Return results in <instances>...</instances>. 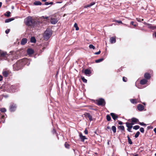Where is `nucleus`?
Here are the masks:
<instances>
[{
    "instance_id": "obj_43",
    "label": "nucleus",
    "mask_w": 156,
    "mask_h": 156,
    "mask_svg": "<svg viewBox=\"0 0 156 156\" xmlns=\"http://www.w3.org/2000/svg\"><path fill=\"white\" fill-rule=\"evenodd\" d=\"M139 124L140 125H141V126H146V124L144 123V122H140L139 123Z\"/></svg>"
},
{
    "instance_id": "obj_23",
    "label": "nucleus",
    "mask_w": 156,
    "mask_h": 156,
    "mask_svg": "<svg viewBox=\"0 0 156 156\" xmlns=\"http://www.w3.org/2000/svg\"><path fill=\"white\" fill-rule=\"evenodd\" d=\"M14 20V19L13 18H10L8 19H6L5 20V23H9L11 21H12Z\"/></svg>"
},
{
    "instance_id": "obj_46",
    "label": "nucleus",
    "mask_w": 156,
    "mask_h": 156,
    "mask_svg": "<svg viewBox=\"0 0 156 156\" xmlns=\"http://www.w3.org/2000/svg\"><path fill=\"white\" fill-rule=\"evenodd\" d=\"M115 21L117 23H122V21H121V20H115Z\"/></svg>"
},
{
    "instance_id": "obj_33",
    "label": "nucleus",
    "mask_w": 156,
    "mask_h": 156,
    "mask_svg": "<svg viewBox=\"0 0 156 156\" xmlns=\"http://www.w3.org/2000/svg\"><path fill=\"white\" fill-rule=\"evenodd\" d=\"M106 119L108 121H110L111 120V117L109 115H107L106 116Z\"/></svg>"
},
{
    "instance_id": "obj_49",
    "label": "nucleus",
    "mask_w": 156,
    "mask_h": 156,
    "mask_svg": "<svg viewBox=\"0 0 156 156\" xmlns=\"http://www.w3.org/2000/svg\"><path fill=\"white\" fill-rule=\"evenodd\" d=\"M5 117V115H2L1 114L0 115V118H1V119H4Z\"/></svg>"
},
{
    "instance_id": "obj_39",
    "label": "nucleus",
    "mask_w": 156,
    "mask_h": 156,
    "mask_svg": "<svg viewBox=\"0 0 156 156\" xmlns=\"http://www.w3.org/2000/svg\"><path fill=\"white\" fill-rule=\"evenodd\" d=\"M89 48L90 49H95V47L92 44H90L89 45Z\"/></svg>"
},
{
    "instance_id": "obj_37",
    "label": "nucleus",
    "mask_w": 156,
    "mask_h": 156,
    "mask_svg": "<svg viewBox=\"0 0 156 156\" xmlns=\"http://www.w3.org/2000/svg\"><path fill=\"white\" fill-rule=\"evenodd\" d=\"M81 78L83 82L85 83L87 82V80L86 79H85L84 77L82 76Z\"/></svg>"
},
{
    "instance_id": "obj_1",
    "label": "nucleus",
    "mask_w": 156,
    "mask_h": 156,
    "mask_svg": "<svg viewBox=\"0 0 156 156\" xmlns=\"http://www.w3.org/2000/svg\"><path fill=\"white\" fill-rule=\"evenodd\" d=\"M30 61L29 59L27 58L19 60L15 64L13 65V69L14 70H18L22 69L24 65H27L28 66L30 64V62L28 63V62Z\"/></svg>"
},
{
    "instance_id": "obj_38",
    "label": "nucleus",
    "mask_w": 156,
    "mask_h": 156,
    "mask_svg": "<svg viewBox=\"0 0 156 156\" xmlns=\"http://www.w3.org/2000/svg\"><path fill=\"white\" fill-rule=\"evenodd\" d=\"M53 4V2H46L45 3H44V5H52Z\"/></svg>"
},
{
    "instance_id": "obj_57",
    "label": "nucleus",
    "mask_w": 156,
    "mask_h": 156,
    "mask_svg": "<svg viewBox=\"0 0 156 156\" xmlns=\"http://www.w3.org/2000/svg\"><path fill=\"white\" fill-rule=\"evenodd\" d=\"M53 133H56V130L55 129H53Z\"/></svg>"
},
{
    "instance_id": "obj_21",
    "label": "nucleus",
    "mask_w": 156,
    "mask_h": 156,
    "mask_svg": "<svg viewBox=\"0 0 156 156\" xmlns=\"http://www.w3.org/2000/svg\"><path fill=\"white\" fill-rule=\"evenodd\" d=\"M41 4L42 3L39 1H36L34 3V5H41Z\"/></svg>"
},
{
    "instance_id": "obj_35",
    "label": "nucleus",
    "mask_w": 156,
    "mask_h": 156,
    "mask_svg": "<svg viewBox=\"0 0 156 156\" xmlns=\"http://www.w3.org/2000/svg\"><path fill=\"white\" fill-rule=\"evenodd\" d=\"M140 132L139 131H137L136 134H135V136H134V137H135V138H137L139 136V135H140Z\"/></svg>"
},
{
    "instance_id": "obj_27",
    "label": "nucleus",
    "mask_w": 156,
    "mask_h": 156,
    "mask_svg": "<svg viewBox=\"0 0 156 156\" xmlns=\"http://www.w3.org/2000/svg\"><path fill=\"white\" fill-rule=\"evenodd\" d=\"M127 137L128 138V143L130 144H132L133 143V142H132L131 139H130L129 137V135H128L127 136Z\"/></svg>"
},
{
    "instance_id": "obj_44",
    "label": "nucleus",
    "mask_w": 156,
    "mask_h": 156,
    "mask_svg": "<svg viewBox=\"0 0 156 156\" xmlns=\"http://www.w3.org/2000/svg\"><path fill=\"white\" fill-rule=\"evenodd\" d=\"M122 80L124 82H126L127 81V78L125 77H123L122 78Z\"/></svg>"
},
{
    "instance_id": "obj_22",
    "label": "nucleus",
    "mask_w": 156,
    "mask_h": 156,
    "mask_svg": "<svg viewBox=\"0 0 156 156\" xmlns=\"http://www.w3.org/2000/svg\"><path fill=\"white\" fill-rule=\"evenodd\" d=\"M131 121L133 122L136 123L139 121V120L135 118H133L131 119Z\"/></svg>"
},
{
    "instance_id": "obj_51",
    "label": "nucleus",
    "mask_w": 156,
    "mask_h": 156,
    "mask_svg": "<svg viewBox=\"0 0 156 156\" xmlns=\"http://www.w3.org/2000/svg\"><path fill=\"white\" fill-rule=\"evenodd\" d=\"M134 22L133 21H131L130 23V24L133 25L134 26H136V25L134 24Z\"/></svg>"
},
{
    "instance_id": "obj_5",
    "label": "nucleus",
    "mask_w": 156,
    "mask_h": 156,
    "mask_svg": "<svg viewBox=\"0 0 156 156\" xmlns=\"http://www.w3.org/2000/svg\"><path fill=\"white\" fill-rule=\"evenodd\" d=\"M52 34V33L50 31L46 30L44 34V37L45 39H48Z\"/></svg>"
},
{
    "instance_id": "obj_13",
    "label": "nucleus",
    "mask_w": 156,
    "mask_h": 156,
    "mask_svg": "<svg viewBox=\"0 0 156 156\" xmlns=\"http://www.w3.org/2000/svg\"><path fill=\"white\" fill-rule=\"evenodd\" d=\"M110 115L113 119L114 120H115L118 118V116L117 115L114 113H110Z\"/></svg>"
},
{
    "instance_id": "obj_25",
    "label": "nucleus",
    "mask_w": 156,
    "mask_h": 156,
    "mask_svg": "<svg viewBox=\"0 0 156 156\" xmlns=\"http://www.w3.org/2000/svg\"><path fill=\"white\" fill-rule=\"evenodd\" d=\"M11 12L9 11H7L6 12V13L4 14V15L5 16H7L8 17H9L10 16V14Z\"/></svg>"
},
{
    "instance_id": "obj_3",
    "label": "nucleus",
    "mask_w": 156,
    "mask_h": 156,
    "mask_svg": "<svg viewBox=\"0 0 156 156\" xmlns=\"http://www.w3.org/2000/svg\"><path fill=\"white\" fill-rule=\"evenodd\" d=\"M7 54L6 52H3L0 50V61L6 60L7 59Z\"/></svg>"
},
{
    "instance_id": "obj_18",
    "label": "nucleus",
    "mask_w": 156,
    "mask_h": 156,
    "mask_svg": "<svg viewBox=\"0 0 156 156\" xmlns=\"http://www.w3.org/2000/svg\"><path fill=\"white\" fill-rule=\"evenodd\" d=\"M126 126L128 128L127 130L129 132H131V129L133 127V126H131L128 124V123L126 122Z\"/></svg>"
},
{
    "instance_id": "obj_16",
    "label": "nucleus",
    "mask_w": 156,
    "mask_h": 156,
    "mask_svg": "<svg viewBox=\"0 0 156 156\" xmlns=\"http://www.w3.org/2000/svg\"><path fill=\"white\" fill-rule=\"evenodd\" d=\"M27 53L28 54L31 55L34 53V51L32 49L29 48L27 50Z\"/></svg>"
},
{
    "instance_id": "obj_60",
    "label": "nucleus",
    "mask_w": 156,
    "mask_h": 156,
    "mask_svg": "<svg viewBox=\"0 0 156 156\" xmlns=\"http://www.w3.org/2000/svg\"><path fill=\"white\" fill-rule=\"evenodd\" d=\"M2 5V2H0V8L1 7Z\"/></svg>"
},
{
    "instance_id": "obj_17",
    "label": "nucleus",
    "mask_w": 156,
    "mask_h": 156,
    "mask_svg": "<svg viewBox=\"0 0 156 156\" xmlns=\"http://www.w3.org/2000/svg\"><path fill=\"white\" fill-rule=\"evenodd\" d=\"M144 77L147 80L151 78V76L149 73H146L144 75Z\"/></svg>"
},
{
    "instance_id": "obj_55",
    "label": "nucleus",
    "mask_w": 156,
    "mask_h": 156,
    "mask_svg": "<svg viewBox=\"0 0 156 156\" xmlns=\"http://www.w3.org/2000/svg\"><path fill=\"white\" fill-rule=\"evenodd\" d=\"M14 87H15L14 86H13V85H12V86H11L10 87V88H11V89H13V88H14Z\"/></svg>"
},
{
    "instance_id": "obj_47",
    "label": "nucleus",
    "mask_w": 156,
    "mask_h": 156,
    "mask_svg": "<svg viewBox=\"0 0 156 156\" xmlns=\"http://www.w3.org/2000/svg\"><path fill=\"white\" fill-rule=\"evenodd\" d=\"M126 122L127 123H128V124L131 126H132L134 124V122H132L131 123H129L128 122Z\"/></svg>"
},
{
    "instance_id": "obj_26",
    "label": "nucleus",
    "mask_w": 156,
    "mask_h": 156,
    "mask_svg": "<svg viewBox=\"0 0 156 156\" xmlns=\"http://www.w3.org/2000/svg\"><path fill=\"white\" fill-rule=\"evenodd\" d=\"M131 102L133 104H136L137 103L136 100L135 99H130Z\"/></svg>"
},
{
    "instance_id": "obj_14",
    "label": "nucleus",
    "mask_w": 156,
    "mask_h": 156,
    "mask_svg": "<svg viewBox=\"0 0 156 156\" xmlns=\"http://www.w3.org/2000/svg\"><path fill=\"white\" fill-rule=\"evenodd\" d=\"M50 22L51 24H55L57 23L58 20L55 18H51Z\"/></svg>"
},
{
    "instance_id": "obj_24",
    "label": "nucleus",
    "mask_w": 156,
    "mask_h": 156,
    "mask_svg": "<svg viewBox=\"0 0 156 156\" xmlns=\"http://www.w3.org/2000/svg\"><path fill=\"white\" fill-rule=\"evenodd\" d=\"M30 42L33 43H35L36 42V40L34 37H32L30 39Z\"/></svg>"
},
{
    "instance_id": "obj_54",
    "label": "nucleus",
    "mask_w": 156,
    "mask_h": 156,
    "mask_svg": "<svg viewBox=\"0 0 156 156\" xmlns=\"http://www.w3.org/2000/svg\"><path fill=\"white\" fill-rule=\"evenodd\" d=\"M42 18H43L44 19H47L48 18V16H43L41 17Z\"/></svg>"
},
{
    "instance_id": "obj_6",
    "label": "nucleus",
    "mask_w": 156,
    "mask_h": 156,
    "mask_svg": "<svg viewBox=\"0 0 156 156\" xmlns=\"http://www.w3.org/2000/svg\"><path fill=\"white\" fill-rule=\"evenodd\" d=\"M16 108V104L14 103H12L11 104L9 110L11 112H14Z\"/></svg>"
},
{
    "instance_id": "obj_28",
    "label": "nucleus",
    "mask_w": 156,
    "mask_h": 156,
    "mask_svg": "<svg viewBox=\"0 0 156 156\" xmlns=\"http://www.w3.org/2000/svg\"><path fill=\"white\" fill-rule=\"evenodd\" d=\"M112 130L113 133H115L116 132V127L115 126H112Z\"/></svg>"
},
{
    "instance_id": "obj_58",
    "label": "nucleus",
    "mask_w": 156,
    "mask_h": 156,
    "mask_svg": "<svg viewBox=\"0 0 156 156\" xmlns=\"http://www.w3.org/2000/svg\"><path fill=\"white\" fill-rule=\"evenodd\" d=\"M154 133H156V128H155L154 129Z\"/></svg>"
},
{
    "instance_id": "obj_11",
    "label": "nucleus",
    "mask_w": 156,
    "mask_h": 156,
    "mask_svg": "<svg viewBox=\"0 0 156 156\" xmlns=\"http://www.w3.org/2000/svg\"><path fill=\"white\" fill-rule=\"evenodd\" d=\"M79 136L80 138V139L82 141H84V140L87 139L86 137L85 136H83L81 133H79Z\"/></svg>"
},
{
    "instance_id": "obj_50",
    "label": "nucleus",
    "mask_w": 156,
    "mask_h": 156,
    "mask_svg": "<svg viewBox=\"0 0 156 156\" xmlns=\"http://www.w3.org/2000/svg\"><path fill=\"white\" fill-rule=\"evenodd\" d=\"M101 51L99 50L98 52L95 53L94 54L96 55H99Z\"/></svg>"
},
{
    "instance_id": "obj_40",
    "label": "nucleus",
    "mask_w": 156,
    "mask_h": 156,
    "mask_svg": "<svg viewBox=\"0 0 156 156\" xmlns=\"http://www.w3.org/2000/svg\"><path fill=\"white\" fill-rule=\"evenodd\" d=\"M2 112H6V109L5 108H1L0 110Z\"/></svg>"
},
{
    "instance_id": "obj_53",
    "label": "nucleus",
    "mask_w": 156,
    "mask_h": 156,
    "mask_svg": "<svg viewBox=\"0 0 156 156\" xmlns=\"http://www.w3.org/2000/svg\"><path fill=\"white\" fill-rule=\"evenodd\" d=\"M123 124V122H121V121H119L118 122V124H119V125H122Z\"/></svg>"
},
{
    "instance_id": "obj_12",
    "label": "nucleus",
    "mask_w": 156,
    "mask_h": 156,
    "mask_svg": "<svg viewBox=\"0 0 156 156\" xmlns=\"http://www.w3.org/2000/svg\"><path fill=\"white\" fill-rule=\"evenodd\" d=\"M27 39L26 38H23L21 40L20 44L22 45H25L27 42Z\"/></svg>"
},
{
    "instance_id": "obj_9",
    "label": "nucleus",
    "mask_w": 156,
    "mask_h": 156,
    "mask_svg": "<svg viewBox=\"0 0 156 156\" xmlns=\"http://www.w3.org/2000/svg\"><path fill=\"white\" fill-rule=\"evenodd\" d=\"M137 108L139 111H141L144 110V107L142 105L139 104L137 106Z\"/></svg>"
},
{
    "instance_id": "obj_36",
    "label": "nucleus",
    "mask_w": 156,
    "mask_h": 156,
    "mask_svg": "<svg viewBox=\"0 0 156 156\" xmlns=\"http://www.w3.org/2000/svg\"><path fill=\"white\" fill-rule=\"evenodd\" d=\"M65 146L66 148L67 149H69V144L67 143L66 142L65 143Z\"/></svg>"
},
{
    "instance_id": "obj_56",
    "label": "nucleus",
    "mask_w": 156,
    "mask_h": 156,
    "mask_svg": "<svg viewBox=\"0 0 156 156\" xmlns=\"http://www.w3.org/2000/svg\"><path fill=\"white\" fill-rule=\"evenodd\" d=\"M3 96L5 98H8V95H3Z\"/></svg>"
},
{
    "instance_id": "obj_19",
    "label": "nucleus",
    "mask_w": 156,
    "mask_h": 156,
    "mask_svg": "<svg viewBox=\"0 0 156 156\" xmlns=\"http://www.w3.org/2000/svg\"><path fill=\"white\" fill-rule=\"evenodd\" d=\"M2 74L4 77H6L8 76L9 73L6 71H3L2 72Z\"/></svg>"
},
{
    "instance_id": "obj_30",
    "label": "nucleus",
    "mask_w": 156,
    "mask_h": 156,
    "mask_svg": "<svg viewBox=\"0 0 156 156\" xmlns=\"http://www.w3.org/2000/svg\"><path fill=\"white\" fill-rule=\"evenodd\" d=\"M103 60H104V58H101L96 60L95 61V62L96 63H99V62H102Z\"/></svg>"
},
{
    "instance_id": "obj_10",
    "label": "nucleus",
    "mask_w": 156,
    "mask_h": 156,
    "mask_svg": "<svg viewBox=\"0 0 156 156\" xmlns=\"http://www.w3.org/2000/svg\"><path fill=\"white\" fill-rule=\"evenodd\" d=\"M148 28L152 30H156V26L148 23L147 25Z\"/></svg>"
},
{
    "instance_id": "obj_2",
    "label": "nucleus",
    "mask_w": 156,
    "mask_h": 156,
    "mask_svg": "<svg viewBox=\"0 0 156 156\" xmlns=\"http://www.w3.org/2000/svg\"><path fill=\"white\" fill-rule=\"evenodd\" d=\"M24 22L26 25L28 26L34 27L37 24L36 20L32 18L30 16H28L24 19Z\"/></svg>"
},
{
    "instance_id": "obj_64",
    "label": "nucleus",
    "mask_w": 156,
    "mask_h": 156,
    "mask_svg": "<svg viewBox=\"0 0 156 156\" xmlns=\"http://www.w3.org/2000/svg\"><path fill=\"white\" fill-rule=\"evenodd\" d=\"M12 9H14V6H12Z\"/></svg>"
},
{
    "instance_id": "obj_62",
    "label": "nucleus",
    "mask_w": 156,
    "mask_h": 156,
    "mask_svg": "<svg viewBox=\"0 0 156 156\" xmlns=\"http://www.w3.org/2000/svg\"><path fill=\"white\" fill-rule=\"evenodd\" d=\"M144 24L145 25H148V23H146V22H144Z\"/></svg>"
},
{
    "instance_id": "obj_63",
    "label": "nucleus",
    "mask_w": 156,
    "mask_h": 156,
    "mask_svg": "<svg viewBox=\"0 0 156 156\" xmlns=\"http://www.w3.org/2000/svg\"><path fill=\"white\" fill-rule=\"evenodd\" d=\"M47 0H42V1L43 2H45Z\"/></svg>"
},
{
    "instance_id": "obj_52",
    "label": "nucleus",
    "mask_w": 156,
    "mask_h": 156,
    "mask_svg": "<svg viewBox=\"0 0 156 156\" xmlns=\"http://www.w3.org/2000/svg\"><path fill=\"white\" fill-rule=\"evenodd\" d=\"M3 76L1 75H0V81H1L2 80Z\"/></svg>"
},
{
    "instance_id": "obj_59",
    "label": "nucleus",
    "mask_w": 156,
    "mask_h": 156,
    "mask_svg": "<svg viewBox=\"0 0 156 156\" xmlns=\"http://www.w3.org/2000/svg\"><path fill=\"white\" fill-rule=\"evenodd\" d=\"M110 129V127L109 126H107V129Z\"/></svg>"
},
{
    "instance_id": "obj_31",
    "label": "nucleus",
    "mask_w": 156,
    "mask_h": 156,
    "mask_svg": "<svg viewBox=\"0 0 156 156\" xmlns=\"http://www.w3.org/2000/svg\"><path fill=\"white\" fill-rule=\"evenodd\" d=\"M95 4V3L94 2H92L91 3H90V4L88 5H87L86 7H90L91 6L94 5Z\"/></svg>"
},
{
    "instance_id": "obj_15",
    "label": "nucleus",
    "mask_w": 156,
    "mask_h": 156,
    "mask_svg": "<svg viewBox=\"0 0 156 156\" xmlns=\"http://www.w3.org/2000/svg\"><path fill=\"white\" fill-rule=\"evenodd\" d=\"M147 82V80L146 79H143L140 81V83L142 85H144L146 84Z\"/></svg>"
},
{
    "instance_id": "obj_45",
    "label": "nucleus",
    "mask_w": 156,
    "mask_h": 156,
    "mask_svg": "<svg viewBox=\"0 0 156 156\" xmlns=\"http://www.w3.org/2000/svg\"><path fill=\"white\" fill-rule=\"evenodd\" d=\"M10 30L9 29H7L5 31V33L6 34H8Z\"/></svg>"
},
{
    "instance_id": "obj_7",
    "label": "nucleus",
    "mask_w": 156,
    "mask_h": 156,
    "mask_svg": "<svg viewBox=\"0 0 156 156\" xmlns=\"http://www.w3.org/2000/svg\"><path fill=\"white\" fill-rule=\"evenodd\" d=\"M85 117L86 118H88L90 121L93 120V118L92 116L90 115L89 113H86L84 114Z\"/></svg>"
},
{
    "instance_id": "obj_20",
    "label": "nucleus",
    "mask_w": 156,
    "mask_h": 156,
    "mask_svg": "<svg viewBox=\"0 0 156 156\" xmlns=\"http://www.w3.org/2000/svg\"><path fill=\"white\" fill-rule=\"evenodd\" d=\"M116 40L115 37H112L110 38V41L112 44L116 42Z\"/></svg>"
},
{
    "instance_id": "obj_61",
    "label": "nucleus",
    "mask_w": 156,
    "mask_h": 156,
    "mask_svg": "<svg viewBox=\"0 0 156 156\" xmlns=\"http://www.w3.org/2000/svg\"><path fill=\"white\" fill-rule=\"evenodd\" d=\"M154 35L155 37H156V32H155L154 34H153V35Z\"/></svg>"
},
{
    "instance_id": "obj_8",
    "label": "nucleus",
    "mask_w": 156,
    "mask_h": 156,
    "mask_svg": "<svg viewBox=\"0 0 156 156\" xmlns=\"http://www.w3.org/2000/svg\"><path fill=\"white\" fill-rule=\"evenodd\" d=\"M84 73L86 76H90L91 73V72L90 70L88 69H86L85 70Z\"/></svg>"
},
{
    "instance_id": "obj_4",
    "label": "nucleus",
    "mask_w": 156,
    "mask_h": 156,
    "mask_svg": "<svg viewBox=\"0 0 156 156\" xmlns=\"http://www.w3.org/2000/svg\"><path fill=\"white\" fill-rule=\"evenodd\" d=\"M96 104L99 106H104L106 104L105 100L102 98H100L98 100H97Z\"/></svg>"
},
{
    "instance_id": "obj_48",
    "label": "nucleus",
    "mask_w": 156,
    "mask_h": 156,
    "mask_svg": "<svg viewBox=\"0 0 156 156\" xmlns=\"http://www.w3.org/2000/svg\"><path fill=\"white\" fill-rule=\"evenodd\" d=\"M84 132L85 134H87L88 133V132L86 129H85Z\"/></svg>"
},
{
    "instance_id": "obj_41",
    "label": "nucleus",
    "mask_w": 156,
    "mask_h": 156,
    "mask_svg": "<svg viewBox=\"0 0 156 156\" xmlns=\"http://www.w3.org/2000/svg\"><path fill=\"white\" fill-rule=\"evenodd\" d=\"M137 20L138 22H142V21H143L144 20V19H140V18H137Z\"/></svg>"
},
{
    "instance_id": "obj_42",
    "label": "nucleus",
    "mask_w": 156,
    "mask_h": 156,
    "mask_svg": "<svg viewBox=\"0 0 156 156\" xmlns=\"http://www.w3.org/2000/svg\"><path fill=\"white\" fill-rule=\"evenodd\" d=\"M140 131L141 133H144V128L143 127L140 128Z\"/></svg>"
},
{
    "instance_id": "obj_34",
    "label": "nucleus",
    "mask_w": 156,
    "mask_h": 156,
    "mask_svg": "<svg viewBox=\"0 0 156 156\" xmlns=\"http://www.w3.org/2000/svg\"><path fill=\"white\" fill-rule=\"evenodd\" d=\"M140 126L138 125H136L133 127V129L135 130H137L140 128Z\"/></svg>"
},
{
    "instance_id": "obj_32",
    "label": "nucleus",
    "mask_w": 156,
    "mask_h": 156,
    "mask_svg": "<svg viewBox=\"0 0 156 156\" xmlns=\"http://www.w3.org/2000/svg\"><path fill=\"white\" fill-rule=\"evenodd\" d=\"M74 27L75 28L76 30H79V28L78 27L76 23H75L74 25Z\"/></svg>"
},
{
    "instance_id": "obj_29",
    "label": "nucleus",
    "mask_w": 156,
    "mask_h": 156,
    "mask_svg": "<svg viewBox=\"0 0 156 156\" xmlns=\"http://www.w3.org/2000/svg\"><path fill=\"white\" fill-rule=\"evenodd\" d=\"M118 128L119 129H121L122 130H124L125 129L124 127L123 126H118Z\"/></svg>"
}]
</instances>
